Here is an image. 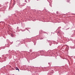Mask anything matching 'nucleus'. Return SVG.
Listing matches in <instances>:
<instances>
[{
  "label": "nucleus",
  "mask_w": 75,
  "mask_h": 75,
  "mask_svg": "<svg viewBox=\"0 0 75 75\" xmlns=\"http://www.w3.org/2000/svg\"><path fill=\"white\" fill-rule=\"evenodd\" d=\"M15 68L16 70H18L19 71H20L19 70V69H18V67H16Z\"/></svg>",
  "instance_id": "nucleus-1"
},
{
  "label": "nucleus",
  "mask_w": 75,
  "mask_h": 75,
  "mask_svg": "<svg viewBox=\"0 0 75 75\" xmlns=\"http://www.w3.org/2000/svg\"><path fill=\"white\" fill-rule=\"evenodd\" d=\"M11 36L12 37H14V35H13V34H11Z\"/></svg>",
  "instance_id": "nucleus-2"
}]
</instances>
